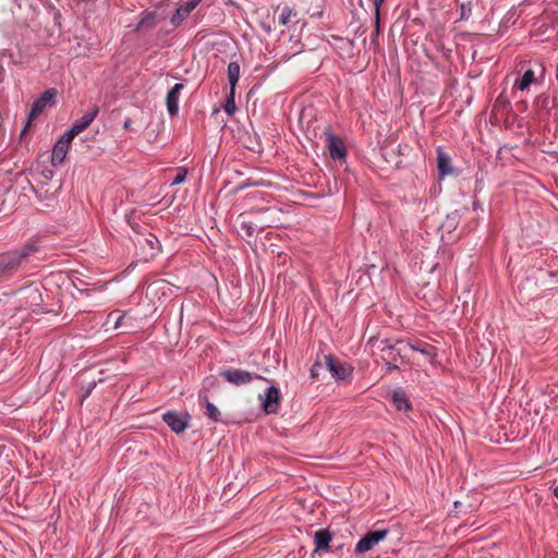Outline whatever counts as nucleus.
<instances>
[{
	"label": "nucleus",
	"instance_id": "1",
	"mask_svg": "<svg viewBox=\"0 0 558 558\" xmlns=\"http://www.w3.org/2000/svg\"><path fill=\"white\" fill-rule=\"evenodd\" d=\"M38 252L35 242H28L19 250H13L0 254V277H11L21 269H24L29 263L31 256Z\"/></svg>",
	"mask_w": 558,
	"mask_h": 558
},
{
	"label": "nucleus",
	"instance_id": "2",
	"mask_svg": "<svg viewBox=\"0 0 558 558\" xmlns=\"http://www.w3.org/2000/svg\"><path fill=\"white\" fill-rule=\"evenodd\" d=\"M383 359L388 365L398 368L397 363L411 359L412 348L410 341L397 340L393 344H388L381 349Z\"/></svg>",
	"mask_w": 558,
	"mask_h": 558
},
{
	"label": "nucleus",
	"instance_id": "3",
	"mask_svg": "<svg viewBox=\"0 0 558 558\" xmlns=\"http://www.w3.org/2000/svg\"><path fill=\"white\" fill-rule=\"evenodd\" d=\"M57 95L58 90L56 88H49L46 92H44L37 100L34 101L27 118V122L21 133V136H23L26 133L32 122L44 112L46 107L54 105V98Z\"/></svg>",
	"mask_w": 558,
	"mask_h": 558
},
{
	"label": "nucleus",
	"instance_id": "4",
	"mask_svg": "<svg viewBox=\"0 0 558 558\" xmlns=\"http://www.w3.org/2000/svg\"><path fill=\"white\" fill-rule=\"evenodd\" d=\"M47 13L49 19L52 20V24L50 26H46L43 34H39V37L45 44L50 45L56 38L60 36L62 15L61 12L53 5L47 7Z\"/></svg>",
	"mask_w": 558,
	"mask_h": 558
},
{
	"label": "nucleus",
	"instance_id": "5",
	"mask_svg": "<svg viewBox=\"0 0 558 558\" xmlns=\"http://www.w3.org/2000/svg\"><path fill=\"white\" fill-rule=\"evenodd\" d=\"M325 144L333 160H345L347 147L343 140L329 129L324 132Z\"/></svg>",
	"mask_w": 558,
	"mask_h": 558
},
{
	"label": "nucleus",
	"instance_id": "6",
	"mask_svg": "<svg viewBox=\"0 0 558 558\" xmlns=\"http://www.w3.org/2000/svg\"><path fill=\"white\" fill-rule=\"evenodd\" d=\"M388 535V530H376L366 533L355 545V553L365 554L372 550Z\"/></svg>",
	"mask_w": 558,
	"mask_h": 558
},
{
	"label": "nucleus",
	"instance_id": "7",
	"mask_svg": "<svg viewBox=\"0 0 558 558\" xmlns=\"http://www.w3.org/2000/svg\"><path fill=\"white\" fill-rule=\"evenodd\" d=\"M221 376L230 384L240 386L252 381L253 379H265L258 374H253L243 369L228 368L221 372Z\"/></svg>",
	"mask_w": 558,
	"mask_h": 558
},
{
	"label": "nucleus",
	"instance_id": "8",
	"mask_svg": "<svg viewBox=\"0 0 558 558\" xmlns=\"http://www.w3.org/2000/svg\"><path fill=\"white\" fill-rule=\"evenodd\" d=\"M324 365H325V368L336 379H345V378L350 377L352 374L351 367L339 363L331 355H324Z\"/></svg>",
	"mask_w": 558,
	"mask_h": 558
},
{
	"label": "nucleus",
	"instance_id": "9",
	"mask_svg": "<svg viewBox=\"0 0 558 558\" xmlns=\"http://www.w3.org/2000/svg\"><path fill=\"white\" fill-rule=\"evenodd\" d=\"M240 228L244 231L245 236L252 238L257 231H262L270 225L262 219H250L248 214H241L239 216Z\"/></svg>",
	"mask_w": 558,
	"mask_h": 558
},
{
	"label": "nucleus",
	"instance_id": "10",
	"mask_svg": "<svg viewBox=\"0 0 558 558\" xmlns=\"http://www.w3.org/2000/svg\"><path fill=\"white\" fill-rule=\"evenodd\" d=\"M281 400V393L279 389L275 386L269 387L265 397L262 399V407L265 413L275 414L278 412Z\"/></svg>",
	"mask_w": 558,
	"mask_h": 558
},
{
	"label": "nucleus",
	"instance_id": "11",
	"mask_svg": "<svg viewBox=\"0 0 558 558\" xmlns=\"http://www.w3.org/2000/svg\"><path fill=\"white\" fill-rule=\"evenodd\" d=\"M99 112V108L94 106L88 112H86L81 119L76 120L71 129L66 132L70 138H74L81 132L86 130L90 123L95 120Z\"/></svg>",
	"mask_w": 558,
	"mask_h": 558
},
{
	"label": "nucleus",
	"instance_id": "12",
	"mask_svg": "<svg viewBox=\"0 0 558 558\" xmlns=\"http://www.w3.org/2000/svg\"><path fill=\"white\" fill-rule=\"evenodd\" d=\"M163 422L177 434L182 433L189 426V414L167 412L162 415Z\"/></svg>",
	"mask_w": 558,
	"mask_h": 558
},
{
	"label": "nucleus",
	"instance_id": "13",
	"mask_svg": "<svg viewBox=\"0 0 558 558\" xmlns=\"http://www.w3.org/2000/svg\"><path fill=\"white\" fill-rule=\"evenodd\" d=\"M74 138L69 137V133H65L53 146L51 161L53 165H60L64 161L69 151L70 145Z\"/></svg>",
	"mask_w": 558,
	"mask_h": 558
},
{
	"label": "nucleus",
	"instance_id": "14",
	"mask_svg": "<svg viewBox=\"0 0 558 558\" xmlns=\"http://www.w3.org/2000/svg\"><path fill=\"white\" fill-rule=\"evenodd\" d=\"M201 2L202 0H189L181 4L171 16V24L178 27Z\"/></svg>",
	"mask_w": 558,
	"mask_h": 558
},
{
	"label": "nucleus",
	"instance_id": "15",
	"mask_svg": "<svg viewBox=\"0 0 558 558\" xmlns=\"http://www.w3.org/2000/svg\"><path fill=\"white\" fill-rule=\"evenodd\" d=\"M183 88L184 85L182 83H177L167 94L166 105L171 117L177 116L179 112V97Z\"/></svg>",
	"mask_w": 558,
	"mask_h": 558
},
{
	"label": "nucleus",
	"instance_id": "16",
	"mask_svg": "<svg viewBox=\"0 0 558 558\" xmlns=\"http://www.w3.org/2000/svg\"><path fill=\"white\" fill-rule=\"evenodd\" d=\"M228 73H229L230 93H229V96H228L226 105H225V111L231 116L236 110L234 96H235V86L240 78V75H239L240 72H228Z\"/></svg>",
	"mask_w": 558,
	"mask_h": 558
},
{
	"label": "nucleus",
	"instance_id": "17",
	"mask_svg": "<svg viewBox=\"0 0 558 558\" xmlns=\"http://www.w3.org/2000/svg\"><path fill=\"white\" fill-rule=\"evenodd\" d=\"M199 404L205 407L206 411H205V415L213 422L217 423V422H221V412L220 410L214 404L211 403L206 393H203L201 392L199 393Z\"/></svg>",
	"mask_w": 558,
	"mask_h": 558
},
{
	"label": "nucleus",
	"instance_id": "18",
	"mask_svg": "<svg viewBox=\"0 0 558 558\" xmlns=\"http://www.w3.org/2000/svg\"><path fill=\"white\" fill-rule=\"evenodd\" d=\"M437 168L439 171L440 178L453 173V168L451 166V158L441 149L437 148Z\"/></svg>",
	"mask_w": 558,
	"mask_h": 558
},
{
	"label": "nucleus",
	"instance_id": "19",
	"mask_svg": "<svg viewBox=\"0 0 558 558\" xmlns=\"http://www.w3.org/2000/svg\"><path fill=\"white\" fill-rule=\"evenodd\" d=\"M332 538L331 533L328 530L322 529L315 533L314 542H315V551L327 550L329 548V543Z\"/></svg>",
	"mask_w": 558,
	"mask_h": 558
},
{
	"label": "nucleus",
	"instance_id": "20",
	"mask_svg": "<svg viewBox=\"0 0 558 558\" xmlns=\"http://www.w3.org/2000/svg\"><path fill=\"white\" fill-rule=\"evenodd\" d=\"M156 12L145 10L141 13L140 21L136 25L135 31L141 32L144 29H151L155 27Z\"/></svg>",
	"mask_w": 558,
	"mask_h": 558
},
{
	"label": "nucleus",
	"instance_id": "21",
	"mask_svg": "<svg viewBox=\"0 0 558 558\" xmlns=\"http://www.w3.org/2000/svg\"><path fill=\"white\" fill-rule=\"evenodd\" d=\"M278 22L282 26H289L290 24H296V23H299V14L293 8L286 5L281 10V13L278 17Z\"/></svg>",
	"mask_w": 558,
	"mask_h": 558
},
{
	"label": "nucleus",
	"instance_id": "22",
	"mask_svg": "<svg viewBox=\"0 0 558 558\" xmlns=\"http://www.w3.org/2000/svg\"><path fill=\"white\" fill-rule=\"evenodd\" d=\"M392 402L397 410H409L411 408L410 402L405 393L401 390H396L392 393Z\"/></svg>",
	"mask_w": 558,
	"mask_h": 558
},
{
	"label": "nucleus",
	"instance_id": "23",
	"mask_svg": "<svg viewBox=\"0 0 558 558\" xmlns=\"http://www.w3.org/2000/svg\"><path fill=\"white\" fill-rule=\"evenodd\" d=\"M534 72H524L522 78L520 80V82H517L515 83V86L520 89V90H524L526 89L533 82H534Z\"/></svg>",
	"mask_w": 558,
	"mask_h": 558
},
{
	"label": "nucleus",
	"instance_id": "24",
	"mask_svg": "<svg viewBox=\"0 0 558 558\" xmlns=\"http://www.w3.org/2000/svg\"><path fill=\"white\" fill-rule=\"evenodd\" d=\"M410 345L412 348V353L414 351H418L425 355H430V350L433 349L429 344L421 341L410 342Z\"/></svg>",
	"mask_w": 558,
	"mask_h": 558
},
{
	"label": "nucleus",
	"instance_id": "25",
	"mask_svg": "<svg viewBox=\"0 0 558 558\" xmlns=\"http://www.w3.org/2000/svg\"><path fill=\"white\" fill-rule=\"evenodd\" d=\"M186 174H187V170L185 168H178L175 170V175L172 179V185H177V184L184 182Z\"/></svg>",
	"mask_w": 558,
	"mask_h": 558
},
{
	"label": "nucleus",
	"instance_id": "26",
	"mask_svg": "<svg viewBox=\"0 0 558 558\" xmlns=\"http://www.w3.org/2000/svg\"><path fill=\"white\" fill-rule=\"evenodd\" d=\"M374 24H375V29H374V34L371 37V41L373 44L376 43V40L379 36V33H380V15L378 16V24L376 22V15H374Z\"/></svg>",
	"mask_w": 558,
	"mask_h": 558
},
{
	"label": "nucleus",
	"instance_id": "27",
	"mask_svg": "<svg viewBox=\"0 0 558 558\" xmlns=\"http://www.w3.org/2000/svg\"><path fill=\"white\" fill-rule=\"evenodd\" d=\"M214 62L213 68L214 69H222L226 64V60L223 58H219L217 53H213Z\"/></svg>",
	"mask_w": 558,
	"mask_h": 558
},
{
	"label": "nucleus",
	"instance_id": "28",
	"mask_svg": "<svg viewBox=\"0 0 558 558\" xmlns=\"http://www.w3.org/2000/svg\"><path fill=\"white\" fill-rule=\"evenodd\" d=\"M385 0H373L375 12L374 15H376V22L378 23V16L380 15V8L384 4Z\"/></svg>",
	"mask_w": 558,
	"mask_h": 558
},
{
	"label": "nucleus",
	"instance_id": "29",
	"mask_svg": "<svg viewBox=\"0 0 558 558\" xmlns=\"http://www.w3.org/2000/svg\"><path fill=\"white\" fill-rule=\"evenodd\" d=\"M320 367H325L324 362H323V363H322V362H316V363L313 365V367H312V369H311L312 377H314V378H315V377H317V376H318V373H317V372H318V368H320Z\"/></svg>",
	"mask_w": 558,
	"mask_h": 558
},
{
	"label": "nucleus",
	"instance_id": "30",
	"mask_svg": "<svg viewBox=\"0 0 558 558\" xmlns=\"http://www.w3.org/2000/svg\"><path fill=\"white\" fill-rule=\"evenodd\" d=\"M227 70H240V64L231 60L227 65Z\"/></svg>",
	"mask_w": 558,
	"mask_h": 558
},
{
	"label": "nucleus",
	"instance_id": "31",
	"mask_svg": "<svg viewBox=\"0 0 558 558\" xmlns=\"http://www.w3.org/2000/svg\"><path fill=\"white\" fill-rule=\"evenodd\" d=\"M531 60L529 61H524L523 64L521 65V70H527V71H531L532 68H531Z\"/></svg>",
	"mask_w": 558,
	"mask_h": 558
},
{
	"label": "nucleus",
	"instance_id": "32",
	"mask_svg": "<svg viewBox=\"0 0 558 558\" xmlns=\"http://www.w3.org/2000/svg\"><path fill=\"white\" fill-rule=\"evenodd\" d=\"M123 128L125 130H131L132 129V120L131 119H126L123 123Z\"/></svg>",
	"mask_w": 558,
	"mask_h": 558
},
{
	"label": "nucleus",
	"instance_id": "33",
	"mask_svg": "<svg viewBox=\"0 0 558 558\" xmlns=\"http://www.w3.org/2000/svg\"><path fill=\"white\" fill-rule=\"evenodd\" d=\"M145 241L153 247L154 242H158L157 238L150 236V239H145Z\"/></svg>",
	"mask_w": 558,
	"mask_h": 558
},
{
	"label": "nucleus",
	"instance_id": "34",
	"mask_svg": "<svg viewBox=\"0 0 558 558\" xmlns=\"http://www.w3.org/2000/svg\"><path fill=\"white\" fill-rule=\"evenodd\" d=\"M4 199L0 202V213L4 210Z\"/></svg>",
	"mask_w": 558,
	"mask_h": 558
},
{
	"label": "nucleus",
	"instance_id": "35",
	"mask_svg": "<svg viewBox=\"0 0 558 558\" xmlns=\"http://www.w3.org/2000/svg\"><path fill=\"white\" fill-rule=\"evenodd\" d=\"M121 318H123V316H119V317L117 318L116 327H118V326H119V324H120V319H121Z\"/></svg>",
	"mask_w": 558,
	"mask_h": 558
},
{
	"label": "nucleus",
	"instance_id": "36",
	"mask_svg": "<svg viewBox=\"0 0 558 558\" xmlns=\"http://www.w3.org/2000/svg\"><path fill=\"white\" fill-rule=\"evenodd\" d=\"M332 37H333V39H337V40H340V41H344L343 38H340V37H337V36H332Z\"/></svg>",
	"mask_w": 558,
	"mask_h": 558
},
{
	"label": "nucleus",
	"instance_id": "37",
	"mask_svg": "<svg viewBox=\"0 0 558 558\" xmlns=\"http://www.w3.org/2000/svg\"><path fill=\"white\" fill-rule=\"evenodd\" d=\"M345 43H347L348 45H350V46H352V45H353V41H352V40H350V39H345Z\"/></svg>",
	"mask_w": 558,
	"mask_h": 558
},
{
	"label": "nucleus",
	"instance_id": "38",
	"mask_svg": "<svg viewBox=\"0 0 558 558\" xmlns=\"http://www.w3.org/2000/svg\"><path fill=\"white\" fill-rule=\"evenodd\" d=\"M542 70H545V65L543 63L537 64Z\"/></svg>",
	"mask_w": 558,
	"mask_h": 558
},
{
	"label": "nucleus",
	"instance_id": "39",
	"mask_svg": "<svg viewBox=\"0 0 558 558\" xmlns=\"http://www.w3.org/2000/svg\"><path fill=\"white\" fill-rule=\"evenodd\" d=\"M473 206H474V208L478 207L477 202H474Z\"/></svg>",
	"mask_w": 558,
	"mask_h": 558
}]
</instances>
